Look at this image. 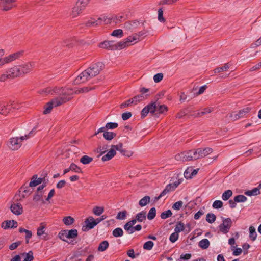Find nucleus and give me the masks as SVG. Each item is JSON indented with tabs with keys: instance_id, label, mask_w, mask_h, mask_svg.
<instances>
[{
	"instance_id": "nucleus-1",
	"label": "nucleus",
	"mask_w": 261,
	"mask_h": 261,
	"mask_svg": "<svg viewBox=\"0 0 261 261\" xmlns=\"http://www.w3.org/2000/svg\"><path fill=\"white\" fill-rule=\"evenodd\" d=\"M104 64L102 62H97L92 64L87 69L80 74L74 81L75 85L85 83L91 78L98 75L103 69Z\"/></svg>"
},
{
	"instance_id": "nucleus-2",
	"label": "nucleus",
	"mask_w": 261,
	"mask_h": 261,
	"mask_svg": "<svg viewBox=\"0 0 261 261\" xmlns=\"http://www.w3.org/2000/svg\"><path fill=\"white\" fill-rule=\"evenodd\" d=\"M168 111V107L165 105H157L156 101L151 102L146 106L141 112V118H144L150 113L154 114L156 111L159 114H163Z\"/></svg>"
},
{
	"instance_id": "nucleus-3",
	"label": "nucleus",
	"mask_w": 261,
	"mask_h": 261,
	"mask_svg": "<svg viewBox=\"0 0 261 261\" xmlns=\"http://www.w3.org/2000/svg\"><path fill=\"white\" fill-rule=\"evenodd\" d=\"M150 91L149 89L145 87H142L140 89V94H138L132 99L134 104H137L138 102L146 99L148 96L150 95V93H148Z\"/></svg>"
},
{
	"instance_id": "nucleus-4",
	"label": "nucleus",
	"mask_w": 261,
	"mask_h": 261,
	"mask_svg": "<svg viewBox=\"0 0 261 261\" xmlns=\"http://www.w3.org/2000/svg\"><path fill=\"white\" fill-rule=\"evenodd\" d=\"M250 110L251 108L249 107L244 108L239 110L238 112H234L231 113L229 115V117L232 121H236L240 118L245 117L246 115L250 111Z\"/></svg>"
},
{
	"instance_id": "nucleus-5",
	"label": "nucleus",
	"mask_w": 261,
	"mask_h": 261,
	"mask_svg": "<svg viewBox=\"0 0 261 261\" xmlns=\"http://www.w3.org/2000/svg\"><path fill=\"white\" fill-rule=\"evenodd\" d=\"M222 223L219 226V230L224 234L228 233L232 226V220L230 218L222 217Z\"/></svg>"
},
{
	"instance_id": "nucleus-6",
	"label": "nucleus",
	"mask_w": 261,
	"mask_h": 261,
	"mask_svg": "<svg viewBox=\"0 0 261 261\" xmlns=\"http://www.w3.org/2000/svg\"><path fill=\"white\" fill-rule=\"evenodd\" d=\"M90 0H79L77 2L75 6L73 8L72 15L76 17L81 11L88 5Z\"/></svg>"
},
{
	"instance_id": "nucleus-7",
	"label": "nucleus",
	"mask_w": 261,
	"mask_h": 261,
	"mask_svg": "<svg viewBox=\"0 0 261 261\" xmlns=\"http://www.w3.org/2000/svg\"><path fill=\"white\" fill-rule=\"evenodd\" d=\"M85 226L82 227V230L83 231H87L90 229H93L97 223L95 219L92 216L88 217L85 220Z\"/></svg>"
},
{
	"instance_id": "nucleus-8",
	"label": "nucleus",
	"mask_w": 261,
	"mask_h": 261,
	"mask_svg": "<svg viewBox=\"0 0 261 261\" xmlns=\"http://www.w3.org/2000/svg\"><path fill=\"white\" fill-rule=\"evenodd\" d=\"M24 53V50H20L10 54L8 56L3 58V61L5 62V64L11 63L16 60L20 59L23 56Z\"/></svg>"
},
{
	"instance_id": "nucleus-9",
	"label": "nucleus",
	"mask_w": 261,
	"mask_h": 261,
	"mask_svg": "<svg viewBox=\"0 0 261 261\" xmlns=\"http://www.w3.org/2000/svg\"><path fill=\"white\" fill-rule=\"evenodd\" d=\"M70 98V96H59L53 99L50 102L54 107H58L69 101Z\"/></svg>"
},
{
	"instance_id": "nucleus-10",
	"label": "nucleus",
	"mask_w": 261,
	"mask_h": 261,
	"mask_svg": "<svg viewBox=\"0 0 261 261\" xmlns=\"http://www.w3.org/2000/svg\"><path fill=\"white\" fill-rule=\"evenodd\" d=\"M134 37H128L124 41H119L116 43L117 49H122L126 46L133 44V42L135 39Z\"/></svg>"
},
{
	"instance_id": "nucleus-11",
	"label": "nucleus",
	"mask_w": 261,
	"mask_h": 261,
	"mask_svg": "<svg viewBox=\"0 0 261 261\" xmlns=\"http://www.w3.org/2000/svg\"><path fill=\"white\" fill-rule=\"evenodd\" d=\"M196 151L197 152L196 153V157L198 159L200 158H203L211 153L213 152V149L210 147L204 148H199L196 149Z\"/></svg>"
},
{
	"instance_id": "nucleus-12",
	"label": "nucleus",
	"mask_w": 261,
	"mask_h": 261,
	"mask_svg": "<svg viewBox=\"0 0 261 261\" xmlns=\"http://www.w3.org/2000/svg\"><path fill=\"white\" fill-rule=\"evenodd\" d=\"M52 94H58L60 96H70L72 92V89H63L58 87L52 88Z\"/></svg>"
},
{
	"instance_id": "nucleus-13",
	"label": "nucleus",
	"mask_w": 261,
	"mask_h": 261,
	"mask_svg": "<svg viewBox=\"0 0 261 261\" xmlns=\"http://www.w3.org/2000/svg\"><path fill=\"white\" fill-rule=\"evenodd\" d=\"M21 145V141L18 137H14L10 139L8 144L9 147L12 150H17Z\"/></svg>"
},
{
	"instance_id": "nucleus-14",
	"label": "nucleus",
	"mask_w": 261,
	"mask_h": 261,
	"mask_svg": "<svg viewBox=\"0 0 261 261\" xmlns=\"http://www.w3.org/2000/svg\"><path fill=\"white\" fill-rule=\"evenodd\" d=\"M15 0H0V9L4 11L11 9L13 6Z\"/></svg>"
},
{
	"instance_id": "nucleus-15",
	"label": "nucleus",
	"mask_w": 261,
	"mask_h": 261,
	"mask_svg": "<svg viewBox=\"0 0 261 261\" xmlns=\"http://www.w3.org/2000/svg\"><path fill=\"white\" fill-rule=\"evenodd\" d=\"M45 181V177H38V175L37 174H34L32 176L31 179V181L29 184V187H36Z\"/></svg>"
},
{
	"instance_id": "nucleus-16",
	"label": "nucleus",
	"mask_w": 261,
	"mask_h": 261,
	"mask_svg": "<svg viewBox=\"0 0 261 261\" xmlns=\"http://www.w3.org/2000/svg\"><path fill=\"white\" fill-rule=\"evenodd\" d=\"M19 68L20 67L19 66H15L11 68L8 69L7 70V72L9 76V77L11 79L21 76Z\"/></svg>"
},
{
	"instance_id": "nucleus-17",
	"label": "nucleus",
	"mask_w": 261,
	"mask_h": 261,
	"mask_svg": "<svg viewBox=\"0 0 261 261\" xmlns=\"http://www.w3.org/2000/svg\"><path fill=\"white\" fill-rule=\"evenodd\" d=\"M34 66V64L33 63H28L27 64L18 66L20 67V75H22L24 74H27L30 72L33 66Z\"/></svg>"
},
{
	"instance_id": "nucleus-18",
	"label": "nucleus",
	"mask_w": 261,
	"mask_h": 261,
	"mask_svg": "<svg viewBox=\"0 0 261 261\" xmlns=\"http://www.w3.org/2000/svg\"><path fill=\"white\" fill-rule=\"evenodd\" d=\"M111 147L115 149V151H116V150L119 151L124 156L129 157L132 154V153L130 151H127L122 148L123 144L122 143H119L117 145H112Z\"/></svg>"
},
{
	"instance_id": "nucleus-19",
	"label": "nucleus",
	"mask_w": 261,
	"mask_h": 261,
	"mask_svg": "<svg viewBox=\"0 0 261 261\" xmlns=\"http://www.w3.org/2000/svg\"><path fill=\"white\" fill-rule=\"evenodd\" d=\"M13 104L6 105L4 102H0V114L6 115L10 112L11 109H15Z\"/></svg>"
},
{
	"instance_id": "nucleus-20",
	"label": "nucleus",
	"mask_w": 261,
	"mask_h": 261,
	"mask_svg": "<svg viewBox=\"0 0 261 261\" xmlns=\"http://www.w3.org/2000/svg\"><path fill=\"white\" fill-rule=\"evenodd\" d=\"M18 226L17 222L15 220H6L4 221L2 223V227L4 229H7L8 228H15Z\"/></svg>"
},
{
	"instance_id": "nucleus-21",
	"label": "nucleus",
	"mask_w": 261,
	"mask_h": 261,
	"mask_svg": "<svg viewBox=\"0 0 261 261\" xmlns=\"http://www.w3.org/2000/svg\"><path fill=\"white\" fill-rule=\"evenodd\" d=\"M10 209L11 212L16 215H19L23 212L22 206L19 203L12 204Z\"/></svg>"
},
{
	"instance_id": "nucleus-22",
	"label": "nucleus",
	"mask_w": 261,
	"mask_h": 261,
	"mask_svg": "<svg viewBox=\"0 0 261 261\" xmlns=\"http://www.w3.org/2000/svg\"><path fill=\"white\" fill-rule=\"evenodd\" d=\"M196 149L185 151V161H189L197 160V157H196Z\"/></svg>"
},
{
	"instance_id": "nucleus-23",
	"label": "nucleus",
	"mask_w": 261,
	"mask_h": 261,
	"mask_svg": "<svg viewBox=\"0 0 261 261\" xmlns=\"http://www.w3.org/2000/svg\"><path fill=\"white\" fill-rule=\"evenodd\" d=\"M116 154V151H115V149L111 147V149L108 151V152L102 157L101 160L103 162L109 161L112 159Z\"/></svg>"
},
{
	"instance_id": "nucleus-24",
	"label": "nucleus",
	"mask_w": 261,
	"mask_h": 261,
	"mask_svg": "<svg viewBox=\"0 0 261 261\" xmlns=\"http://www.w3.org/2000/svg\"><path fill=\"white\" fill-rule=\"evenodd\" d=\"M102 21V19L101 18H99L96 20H95L94 19L91 18V19L86 21L85 23V25L87 27H96L99 24H100Z\"/></svg>"
},
{
	"instance_id": "nucleus-25",
	"label": "nucleus",
	"mask_w": 261,
	"mask_h": 261,
	"mask_svg": "<svg viewBox=\"0 0 261 261\" xmlns=\"http://www.w3.org/2000/svg\"><path fill=\"white\" fill-rule=\"evenodd\" d=\"M140 23L137 20H134L125 23V27L130 30H133L138 28Z\"/></svg>"
},
{
	"instance_id": "nucleus-26",
	"label": "nucleus",
	"mask_w": 261,
	"mask_h": 261,
	"mask_svg": "<svg viewBox=\"0 0 261 261\" xmlns=\"http://www.w3.org/2000/svg\"><path fill=\"white\" fill-rule=\"evenodd\" d=\"M135 217L138 222H142L146 220V213L144 211H142L141 212L137 214L135 216Z\"/></svg>"
},
{
	"instance_id": "nucleus-27",
	"label": "nucleus",
	"mask_w": 261,
	"mask_h": 261,
	"mask_svg": "<svg viewBox=\"0 0 261 261\" xmlns=\"http://www.w3.org/2000/svg\"><path fill=\"white\" fill-rule=\"evenodd\" d=\"M213 110V108H205L201 112H198L193 114L195 117H200L202 115L211 113Z\"/></svg>"
},
{
	"instance_id": "nucleus-28",
	"label": "nucleus",
	"mask_w": 261,
	"mask_h": 261,
	"mask_svg": "<svg viewBox=\"0 0 261 261\" xmlns=\"http://www.w3.org/2000/svg\"><path fill=\"white\" fill-rule=\"evenodd\" d=\"M65 232H67V239H74L78 236V232L76 229H66Z\"/></svg>"
},
{
	"instance_id": "nucleus-29",
	"label": "nucleus",
	"mask_w": 261,
	"mask_h": 261,
	"mask_svg": "<svg viewBox=\"0 0 261 261\" xmlns=\"http://www.w3.org/2000/svg\"><path fill=\"white\" fill-rule=\"evenodd\" d=\"M116 136V133L112 132H109L107 130L106 132H105L103 134V138L108 141L112 140Z\"/></svg>"
},
{
	"instance_id": "nucleus-30",
	"label": "nucleus",
	"mask_w": 261,
	"mask_h": 261,
	"mask_svg": "<svg viewBox=\"0 0 261 261\" xmlns=\"http://www.w3.org/2000/svg\"><path fill=\"white\" fill-rule=\"evenodd\" d=\"M148 32V31H147L146 30H143L142 31H140L138 33L134 34L132 35L129 36L130 37H134V39L135 38V39L134 40V41H136L137 40H139L140 37H141L144 35H147Z\"/></svg>"
},
{
	"instance_id": "nucleus-31",
	"label": "nucleus",
	"mask_w": 261,
	"mask_h": 261,
	"mask_svg": "<svg viewBox=\"0 0 261 261\" xmlns=\"http://www.w3.org/2000/svg\"><path fill=\"white\" fill-rule=\"evenodd\" d=\"M210 242L207 239H203L200 241L198 243V246L199 247L203 249H206L210 246Z\"/></svg>"
},
{
	"instance_id": "nucleus-32",
	"label": "nucleus",
	"mask_w": 261,
	"mask_h": 261,
	"mask_svg": "<svg viewBox=\"0 0 261 261\" xmlns=\"http://www.w3.org/2000/svg\"><path fill=\"white\" fill-rule=\"evenodd\" d=\"M109 246V243L107 241H103L99 244L97 250L99 251L103 252L107 250Z\"/></svg>"
},
{
	"instance_id": "nucleus-33",
	"label": "nucleus",
	"mask_w": 261,
	"mask_h": 261,
	"mask_svg": "<svg viewBox=\"0 0 261 261\" xmlns=\"http://www.w3.org/2000/svg\"><path fill=\"white\" fill-rule=\"evenodd\" d=\"M257 237V233L254 227L250 226L249 227V238L251 240L254 241Z\"/></svg>"
},
{
	"instance_id": "nucleus-34",
	"label": "nucleus",
	"mask_w": 261,
	"mask_h": 261,
	"mask_svg": "<svg viewBox=\"0 0 261 261\" xmlns=\"http://www.w3.org/2000/svg\"><path fill=\"white\" fill-rule=\"evenodd\" d=\"M93 89V88H89L88 87H85L83 88H81L77 89L76 90H75L74 91H73V90L72 89V93L71 94V95L73 94H80V93H82L87 92L89 90Z\"/></svg>"
},
{
	"instance_id": "nucleus-35",
	"label": "nucleus",
	"mask_w": 261,
	"mask_h": 261,
	"mask_svg": "<svg viewBox=\"0 0 261 261\" xmlns=\"http://www.w3.org/2000/svg\"><path fill=\"white\" fill-rule=\"evenodd\" d=\"M88 249V247L85 248L84 250L80 249L74 252L73 255L71 257V259H73L79 256H81L84 255V252L87 251Z\"/></svg>"
},
{
	"instance_id": "nucleus-36",
	"label": "nucleus",
	"mask_w": 261,
	"mask_h": 261,
	"mask_svg": "<svg viewBox=\"0 0 261 261\" xmlns=\"http://www.w3.org/2000/svg\"><path fill=\"white\" fill-rule=\"evenodd\" d=\"M74 219L70 216L65 217L63 219V222H64V224L67 226L71 225L74 222Z\"/></svg>"
},
{
	"instance_id": "nucleus-37",
	"label": "nucleus",
	"mask_w": 261,
	"mask_h": 261,
	"mask_svg": "<svg viewBox=\"0 0 261 261\" xmlns=\"http://www.w3.org/2000/svg\"><path fill=\"white\" fill-rule=\"evenodd\" d=\"M123 230L120 227H117L112 231V234L114 237H121L123 235Z\"/></svg>"
},
{
	"instance_id": "nucleus-38",
	"label": "nucleus",
	"mask_w": 261,
	"mask_h": 261,
	"mask_svg": "<svg viewBox=\"0 0 261 261\" xmlns=\"http://www.w3.org/2000/svg\"><path fill=\"white\" fill-rule=\"evenodd\" d=\"M260 192L258 188H254L251 190H248L245 192V194L248 196H256L258 194H259Z\"/></svg>"
},
{
	"instance_id": "nucleus-39",
	"label": "nucleus",
	"mask_w": 261,
	"mask_h": 261,
	"mask_svg": "<svg viewBox=\"0 0 261 261\" xmlns=\"http://www.w3.org/2000/svg\"><path fill=\"white\" fill-rule=\"evenodd\" d=\"M150 198L149 196H145L139 201V205L141 206H145L150 202Z\"/></svg>"
},
{
	"instance_id": "nucleus-40",
	"label": "nucleus",
	"mask_w": 261,
	"mask_h": 261,
	"mask_svg": "<svg viewBox=\"0 0 261 261\" xmlns=\"http://www.w3.org/2000/svg\"><path fill=\"white\" fill-rule=\"evenodd\" d=\"M30 187H29V185H23L21 188V190L22 191V192L24 193L25 194L23 195V197H25V196H28L30 195L32 192V190L30 188Z\"/></svg>"
},
{
	"instance_id": "nucleus-41",
	"label": "nucleus",
	"mask_w": 261,
	"mask_h": 261,
	"mask_svg": "<svg viewBox=\"0 0 261 261\" xmlns=\"http://www.w3.org/2000/svg\"><path fill=\"white\" fill-rule=\"evenodd\" d=\"M233 193L231 190L225 191L222 195V199L224 201L228 200L232 195Z\"/></svg>"
},
{
	"instance_id": "nucleus-42",
	"label": "nucleus",
	"mask_w": 261,
	"mask_h": 261,
	"mask_svg": "<svg viewBox=\"0 0 261 261\" xmlns=\"http://www.w3.org/2000/svg\"><path fill=\"white\" fill-rule=\"evenodd\" d=\"M44 193L38 192L35 191V194L33 196V200L35 202H38L39 201L41 200L43 203H45V201L44 200H41V198Z\"/></svg>"
},
{
	"instance_id": "nucleus-43",
	"label": "nucleus",
	"mask_w": 261,
	"mask_h": 261,
	"mask_svg": "<svg viewBox=\"0 0 261 261\" xmlns=\"http://www.w3.org/2000/svg\"><path fill=\"white\" fill-rule=\"evenodd\" d=\"M184 224L182 222L179 221L177 223L175 226V227L174 228V231L178 233L184 230Z\"/></svg>"
},
{
	"instance_id": "nucleus-44",
	"label": "nucleus",
	"mask_w": 261,
	"mask_h": 261,
	"mask_svg": "<svg viewBox=\"0 0 261 261\" xmlns=\"http://www.w3.org/2000/svg\"><path fill=\"white\" fill-rule=\"evenodd\" d=\"M93 161V158L87 155H84L80 159V162L84 165L88 164Z\"/></svg>"
},
{
	"instance_id": "nucleus-45",
	"label": "nucleus",
	"mask_w": 261,
	"mask_h": 261,
	"mask_svg": "<svg viewBox=\"0 0 261 261\" xmlns=\"http://www.w3.org/2000/svg\"><path fill=\"white\" fill-rule=\"evenodd\" d=\"M216 219V216L213 213H208L206 216V221L209 223H214Z\"/></svg>"
},
{
	"instance_id": "nucleus-46",
	"label": "nucleus",
	"mask_w": 261,
	"mask_h": 261,
	"mask_svg": "<svg viewBox=\"0 0 261 261\" xmlns=\"http://www.w3.org/2000/svg\"><path fill=\"white\" fill-rule=\"evenodd\" d=\"M156 216V209L155 207H152L149 210L147 214V219L149 220L153 219Z\"/></svg>"
},
{
	"instance_id": "nucleus-47",
	"label": "nucleus",
	"mask_w": 261,
	"mask_h": 261,
	"mask_svg": "<svg viewBox=\"0 0 261 261\" xmlns=\"http://www.w3.org/2000/svg\"><path fill=\"white\" fill-rule=\"evenodd\" d=\"M93 213L96 216H100L104 212V208L100 206H95L93 208Z\"/></svg>"
},
{
	"instance_id": "nucleus-48",
	"label": "nucleus",
	"mask_w": 261,
	"mask_h": 261,
	"mask_svg": "<svg viewBox=\"0 0 261 261\" xmlns=\"http://www.w3.org/2000/svg\"><path fill=\"white\" fill-rule=\"evenodd\" d=\"M54 107L52 103L49 101L44 106V110L43 111L44 114H47L50 113L52 109Z\"/></svg>"
},
{
	"instance_id": "nucleus-49",
	"label": "nucleus",
	"mask_w": 261,
	"mask_h": 261,
	"mask_svg": "<svg viewBox=\"0 0 261 261\" xmlns=\"http://www.w3.org/2000/svg\"><path fill=\"white\" fill-rule=\"evenodd\" d=\"M22 255H25V257L23 261H32L34 257L33 253L32 251H29L28 253H23Z\"/></svg>"
},
{
	"instance_id": "nucleus-50",
	"label": "nucleus",
	"mask_w": 261,
	"mask_h": 261,
	"mask_svg": "<svg viewBox=\"0 0 261 261\" xmlns=\"http://www.w3.org/2000/svg\"><path fill=\"white\" fill-rule=\"evenodd\" d=\"M234 200L237 203L244 202L247 201V198L243 195H238L234 197Z\"/></svg>"
},
{
	"instance_id": "nucleus-51",
	"label": "nucleus",
	"mask_w": 261,
	"mask_h": 261,
	"mask_svg": "<svg viewBox=\"0 0 261 261\" xmlns=\"http://www.w3.org/2000/svg\"><path fill=\"white\" fill-rule=\"evenodd\" d=\"M126 215L127 211L126 210L120 211L118 213L116 219L118 220H124L126 217Z\"/></svg>"
},
{
	"instance_id": "nucleus-52",
	"label": "nucleus",
	"mask_w": 261,
	"mask_h": 261,
	"mask_svg": "<svg viewBox=\"0 0 261 261\" xmlns=\"http://www.w3.org/2000/svg\"><path fill=\"white\" fill-rule=\"evenodd\" d=\"M172 215V212L170 210L162 212L161 214V218L162 219H166Z\"/></svg>"
},
{
	"instance_id": "nucleus-53",
	"label": "nucleus",
	"mask_w": 261,
	"mask_h": 261,
	"mask_svg": "<svg viewBox=\"0 0 261 261\" xmlns=\"http://www.w3.org/2000/svg\"><path fill=\"white\" fill-rule=\"evenodd\" d=\"M65 231L66 229L61 230L58 234V237L62 241L67 242L66 240V239H67V232H65Z\"/></svg>"
},
{
	"instance_id": "nucleus-54",
	"label": "nucleus",
	"mask_w": 261,
	"mask_h": 261,
	"mask_svg": "<svg viewBox=\"0 0 261 261\" xmlns=\"http://www.w3.org/2000/svg\"><path fill=\"white\" fill-rule=\"evenodd\" d=\"M229 68V65L228 64H225L223 66L217 68L215 69L214 72L220 73L223 71H226Z\"/></svg>"
},
{
	"instance_id": "nucleus-55",
	"label": "nucleus",
	"mask_w": 261,
	"mask_h": 261,
	"mask_svg": "<svg viewBox=\"0 0 261 261\" xmlns=\"http://www.w3.org/2000/svg\"><path fill=\"white\" fill-rule=\"evenodd\" d=\"M154 243L151 241H148L145 242L143 245V248L147 250H150L152 249Z\"/></svg>"
},
{
	"instance_id": "nucleus-56",
	"label": "nucleus",
	"mask_w": 261,
	"mask_h": 261,
	"mask_svg": "<svg viewBox=\"0 0 261 261\" xmlns=\"http://www.w3.org/2000/svg\"><path fill=\"white\" fill-rule=\"evenodd\" d=\"M69 169H70L71 171H74L76 173H82V170L81 169L77 166L76 164L74 163L71 164Z\"/></svg>"
},
{
	"instance_id": "nucleus-57",
	"label": "nucleus",
	"mask_w": 261,
	"mask_h": 261,
	"mask_svg": "<svg viewBox=\"0 0 261 261\" xmlns=\"http://www.w3.org/2000/svg\"><path fill=\"white\" fill-rule=\"evenodd\" d=\"M118 124L116 122H108L106 124V128L107 130L113 129L117 128Z\"/></svg>"
},
{
	"instance_id": "nucleus-58",
	"label": "nucleus",
	"mask_w": 261,
	"mask_h": 261,
	"mask_svg": "<svg viewBox=\"0 0 261 261\" xmlns=\"http://www.w3.org/2000/svg\"><path fill=\"white\" fill-rule=\"evenodd\" d=\"M171 191H172L171 189V185H167L166 186L165 188L160 194V197H162L163 196H165L166 194H167L168 193Z\"/></svg>"
},
{
	"instance_id": "nucleus-59",
	"label": "nucleus",
	"mask_w": 261,
	"mask_h": 261,
	"mask_svg": "<svg viewBox=\"0 0 261 261\" xmlns=\"http://www.w3.org/2000/svg\"><path fill=\"white\" fill-rule=\"evenodd\" d=\"M45 226L43 223H41L40 226L37 228V235L39 237L43 235L44 233Z\"/></svg>"
},
{
	"instance_id": "nucleus-60",
	"label": "nucleus",
	"mask_w": 261,
	"mask_h": 261,
	"mask_svg": "<svg viewBox=\"0 0 261 261\" xmlns=\"http://www.w3.org/2000/svg\"><path fill=\"white\" fill-rule=\"evenodd\" d=\"M212 206L215 209L220 208L223 206V202L221 200H215L213 202Z\"/></svg>"
},
{
	"instance_id": "nucleus-61",
	"label": "nucleus",
	"mask_w": 261,
	"mask_h": 261,
	"mask_svg": "<svg viewBox=\"0 0 261 261\" xmlns=\"http://www.w3.org/2000/svg\"><path fill=\"white\" fill-rule=\"evenodd\" d=\"M158 18L159 21L161 22H164L165 21V19L163 17V10L162 8L158 10Z\"/></svg>"
},
{
	"instance_id": "nucleus-62",
	"label": "nucleus",
	"mask_w": 261,
	"mask_h": 261,
	"mask_svg": "<svg viewBox=\"0 0 261 261\" xmlns=\"http://www.w3.org/2000/svg\"><path fill=\"white\" fill-rule=\"evenodd\" d=\"M178 238H179V234L174 231L173 233H172L170 235V236L169 237V240L172 243H174L178 240Z\"/></svg>"
},
{
	"instance_id": "nucleus-63",
	"label": "nucleus",
	"mask_w": 261,
	"mask_h": 261,
	"mask_svg": "<svg viewBox=\"0 0 261 261\" xmlns=\"http://www.w3.org/2000/svg\"><path fill=\"white\" fill-rule=\"evenodd\" d=\"M111 35L115 37H122L123 35V31L121 29L115 30L113 31Z\"/></svg>"
},
{
	"instance_id": "nucleus-64",
	"label": "nucleus",
	"mask_w": 261,
	"mask_h": 261,
	"mask_svg": "<svg viewBox=\"0 0 261 261\" xmlns=\"http://www.w3.org/2000/svg\"><path fill=\"white\" fill-rule=\"evenodd\" d=\"M183 205V202L182 201H178L173 204L172 208L175 210H179Z\"/></svg>"
}]
</instances>
